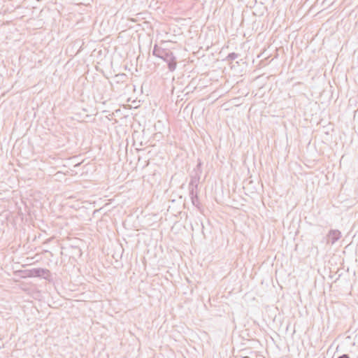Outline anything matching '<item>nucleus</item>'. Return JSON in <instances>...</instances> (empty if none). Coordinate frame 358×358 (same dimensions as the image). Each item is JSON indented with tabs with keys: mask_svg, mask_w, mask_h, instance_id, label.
Here are the masks:
<instances>
[{
	"mask_svg": "<svg viewBox=\"0 0 358 358\" xmlns=\"http://www.w3.org/2000/svg\"><path fill=\"white\" fill-rule=\"evenodd\" d=\"M338 358H349V357L348 355H343V356H341V357H340Z\"/></svg>",
	"mask_w": 358,
	"mask_h": 358,
	"instance_id": "obj_1",
	"label": "nucleus"
}]
</instances>
